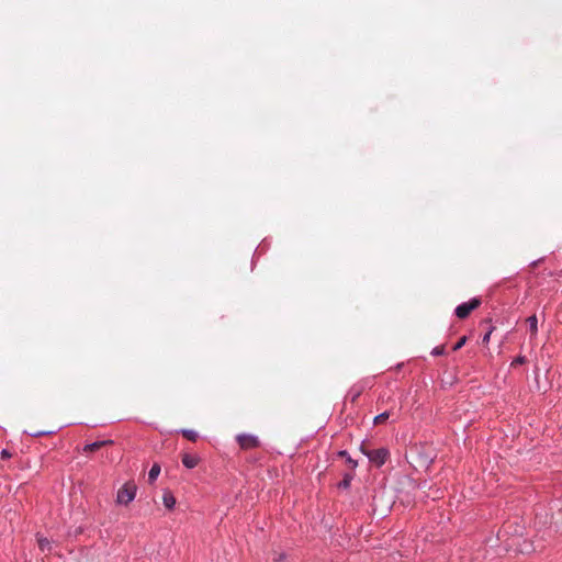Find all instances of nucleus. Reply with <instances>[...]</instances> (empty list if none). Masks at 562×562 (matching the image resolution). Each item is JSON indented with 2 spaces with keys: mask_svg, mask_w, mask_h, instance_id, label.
<instances>
[{
  "mask_svg": "<svg viewBox=\"0 0 562 562\" xmlns=\"http://www.w3.org/2000/svg\"><path fill=\"white\" fill-rule=\"evenodd\" d=\"M361 452L369 459V461L376 468H381L385 464L390 458V451L387 448L367 449L362 443L360 446Z\"/></svg>",
  "mask_w": 562,
  "mask_h": 562,
  "instance_id": "nucleus-1",
  "label": "nucleus"
},
{
  "mask_svg": "<svg viewBox=\"0 0 562 562\" xmlns=\"http://www.w3.org/2000/svg\"><path fill=\"white\" fill-rule=\"evenodd\" d=\"M137 493V486L134 481H127L124 483L116 493V504L127 506L131 504Z\"/></svg>",
  "mask_w": 562,
  "mask_h": 562,
  "instance_id": "nucleus-2",
  "label": "nucleus"
},
{
  "mask_svg": "<svg viewBox=\"0 0 562 562\" xmlns=\"http://www.w3.org/2000/svg\"><path fill=\"white\" fill-rule=\"evenodd\" d=\"M481 303L482 301L480 297H472L471 300L459 304L454 310V314L458 318L464 319L471 314V312L476 310Z\"/></svg>",
  "mask_w": 562,
  "mask_h": 562,
  "instance_id": "nucleus-3",
  "label": "nucleus"
},
{
  "mask_svg": "<svg viewBox=\"0 0 562 562\" xmlns=\"http://www.w3.org/2000/svg\"><path fill=\"white\" fill-rule=\"evenodd\" d=\"M236 441L243 450H252L260 447V440L252 434H238Z\"/></svg>",
  "mask_w": 562,
  "mask_h": 562,
  "instance_id": "nucleus-4",
  "label": "nucleus"
},
{
  "mask_svg": "<svg viewBox=\"0 0 562 562\" xmlns=\"http://www.w3.org/2000/svg\"><path fill=\"white\" fill-rule=\"evenodd\" d=\"M112 443H113V440H111V439L98 440V441L85 445L82 448V452L91 453V452L99 450L100 448H102L104 446L112 445Z\"/></svg>",
  "mask_w": 562,
  "mask_h": 562,
  "instance_id": "nucleus-5",
  "label": "nucleus"
},
{
  "mask_svg": "<svg viewBox=\"0 0 562 562\" xmlns=\"http://www.w3.org/2000/svg\"><path fill=\"white\" fill-rule=\"evenodd\" d=\"M181 462L187 469H194L199 464L200 458L196 454L183 453Z\"/></svg>",
  "mask_w": 562,
  "mask_h": 562,
  "instance_id": "nucleus-6",
  "label": "nucleus"
},
{
  "mask_svg": "<svg viewBox=\"0 0 562 562\" xmlns=\"http://www.w3.org/2000/svg\"><path fill=\"white\" fill-rule=\"evenodd\" d=\"M363 392V386L360 385V384H355L352 385L349 391H348V394L347 396L349 397V400L355 403L359 397L360 395L362 394Z\"/></svg>",
  "mask_w": 562,
  "mask_h": 562,
  "instance_id": "nucleus-7",
  "label": "nucleus"
},
{
  "mask_svg": "<svg viewBox=\"0 0 562 562\" xmlns=\"http://www.w3.org/2000/svg\"><path fill=\"white\" fill-rule=\"evenodd\" d=\"M162 503L166 508L173 509L176 506V497L170 491H166L162 495Z\"/></svg>",
  "mask_w": 562,
  "mask_h": 562,
  "instance_id": "nucleus-8",
  "label": "nucleus"
},
{
  "mask_svg": "<svg viewBox=\"0 0 562 562\" xmlns=\"http://www.w3.org/2000/svg\"><path fill=\"white\" fill-rule=\"evenodd\" d=\"M527 324H528V327H529V330H530V336L533 338L537 336L538 334V318L536 315H531L529 316L527 319H526Z\"/></svg>",
  "mask_w": 562,
  "mask_h": 562,
  "instance_id": "nucleus-9",
  "label": "nucleus"
},
{
  "mask_svg": "<svg viewBox=\"0 0 562 562\" xmlns=\"http://www.w3.org/2000/svg\"><path fill=\"white\" fill-rule=\"evenodd\" d=\"M338 456L345 459L351 470H355L358 467V461L352 459L346 450H340Z\"/></svg>",
  "mask_w": 562,
  "mask_h": 562,
  "instance_id": "nucleus-10",
  "label": "nucleus"
},
{
  "mask_svg": "<svg viewBox=\"0 0 562 562\" xmlns=\"http://www.w3.org/2000/svg\"><path fill=\"white\" fill-rule=\"evenodd\" d=\"M353 480L352 473H345L342 480L338 483V488L348 490Z\"/></svg>",
  "mask_w": 562,
  "mask_h": 562,
  "instance_id": "nucleus-11",
  "label": "nucleus"
},
{
  "mask_svg": "<svg viewBox=\"0 0 562 562\" xmlns=\"http://www.w3.org/2000/svg\"><path fill=\"white\" fill-rule=\"evenodd\" d=\"M159 474H160V465L158 463H154L148 472L149 483H154L157 480Z\"/></svg>",
  "mask_w": 562,
  "mask_h": 562,
  "instance_id": "nucleus-12",
  "label": "nucleus"
},
{
  "mask_svg": "<svg viewBox=\"0 0 562 562\" xmlns=\"http://www.w3.org/2000/svg\"><path fill=\"white\" fill-rule=\"evenodd\" d=\"M180 432L186 439L192 442H195L199 437L198 432L192 429H181Z\"/></svg>",
  "mask_w": 562,
  "mask_h": 562,
  "instance_id": "nucleus-13",
  "label": "nucleus"
},
{
  "mask_svg": "<svg viewBox=\"0 0 562 562\" xmlns=\"http://www.w3.org/2000/svg\"><path fill=\"white\" fill-rule=\"evenodd\" d=\"M390 417V413L389 412H383L379 415H376L373 419V423L374 425H379V424H382L384 423L387 418Z\"/></svg>",
  "mask_w": 562,
  "mask_h": 562,
  "instance_id": "nucleus-14",
  "label": "nucleus"
},
{
  "mask_svg": "<svg viewBox=\"0 0 562 562\" xmlns=\"http://www.w3.org/2000/svg\"><path fill=\"white\" fill-rule=\"evenodd\" d=\"M38 547L42 551H46L50 549V543L47 538H38Z\"/></svg>",
  "mask_w": 562,
  "mask_h": 562,
  "instance_id": "nucleus-15",
  "label": "nucleus"
},
{
  "mask_svg": "<svg viewBox=\"0 0 562 562\" xmlns=\"http://www.w3.org/2000/svg\"><path fill=\"white\" fill-rule=\"evenodd\" d=\"M494 329L495 327L493 325L488 327L487 331L482 337V344L487 345L490 342L491 335L494 331Z\"/></svg>",
  "mask_w": 562,
  "mask_h": 562,
  "instance_id": "nucleus-16",
  "label": "nucleus"
},
{
  "mask_svg": "<svg viewBox=\"0 0 562 562\" xmlns=\"http://www.w3.org/2000/svg\"><path fill=\"white\" fill-rule=\"evenodd\" d=\"M467 342V337L465 336H462L458 341L457 344L453 346V351H457L459 349H461Z\"/></svg>",
  "mask_w": 562,
  "mask_h": 562,
  "instance_id": "nucleus-17",
  "label": "nucleus"
},
{
  "mask_svg": "<svg viewBox=\"0 0 562 562\" xmlns=\"http://www.w3.org/2000/svg\"><path fill=\"white\" fill-rule=\"evenodd\" d=\"M445 353V347L443 346H437L431 350L432 356H441Z\"/></svg>",
  "mask_w": 562,
  "mask_h": 562,
  "instance_id": "nucleus-18",
  "label": "nucleus"
},
{
  "mask_svg": "<svg viewBox=\"0 0 562 562\" xmlns=\"http://www.w3.org/2000/svg\"><path fill=\"white\" fill-rule=\"evenodd\" d=\"M526 362V357L525 356H518L517 358H515L512 362V366L515 367V366H518V364H524Z\"/></svg>",
  "mask_w": 562,
  "mask_h": 562,
  "instance_id": "nucleus-19",
  "label": "nucleus"
},
{
  "mask_svg": "<svg viewBox=\"0 0 562 562\" xmlns=\"http://www.w3.org/2000/svg\"><path fill=\"white\" fill-rule=\"evenodd\" d=\"M1 459L7 460L12 457V453L8 449H2L0 452Z\"/></svg>",
  "mask_w": 562,
  "mask_h": 562,
  "instance_id": "nucleus-20",
  "label": "nucleus"
},
{
  "mask_svg": "<svg viewBox=\"0 0 562 562\" xmlns=\"http://www.w3.org/2000/svg\"><path fill=\"white\" fill-rule=\"evenodd\" d=\"M54 431H37V432H33L31 434L32 437H41V436H45V435H50L53 434Z\"/></svg>",
  "mask_w": 562,
  "mask_h": 562,
  "instance_id": "nucleus-21",
  "label": "nucleus"
},
{
  "mask_svg": "<svg viewBox=\"0 0 562 562\" xmlns=\"http://www.w3.org/2000/svg\"><path fill=\"white\" fill-rule=\"evenodd\" d=\"M284 558L283 554H280L279 558L276 559V561H281Z\"/></svg>",
  "mask_w": 562,
  "mask_h": 562,
  "instance_id": "nucleus-22",
  "label": "nucleus"
}]
</instances>
